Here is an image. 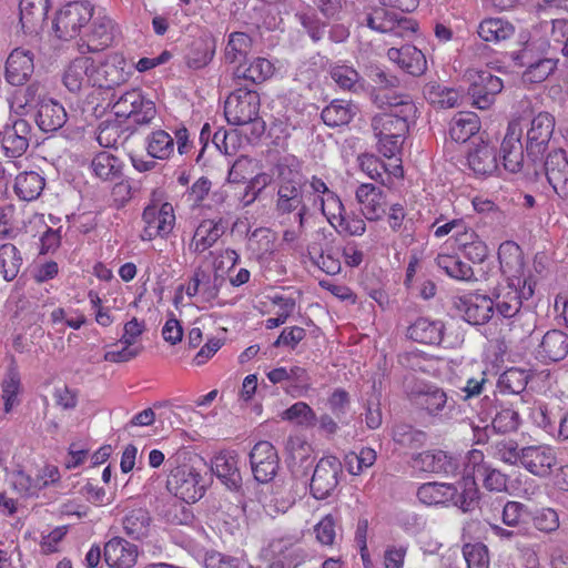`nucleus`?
Here are the masks:
<instances>
[{
  "label": "nucleus",
  "mask_w": 568,
  "mask_h": 568,
  "mask_svg": "<svg viewBox=\"0 0 568 568\" xmlns=\"http://www.w3.org/2000/svg\"><path fill=\"white\" fill-rule=\"evenodd\" d=\"M554 129L555 119L548 112H540L530 121L526 134V151L529 160L536 162L544 155L548 149Z\"/></svg>",
  "instance_id": "nucleus-12"
},
{
  "label": "nucleus",
  "mask_w": 568,
  "mask_h": 568,
  "mask_svg": "<svg viewBox=\"0 0 568 568\" xmlns=\"http://www.w3.org/2000/svg\"><path fill=\"white\" fill-rule=\"evenodd\" d=\"M417 498L428 506H455L464 513L473 510L477 504L467 505L464 503V488L459 481L455 484L429 481L420 485L417 489Z\"/></svg>",
  "instance_id": "nucleus-6"
},
{
  "label": "nucleus",
  "mask_w": 568,
  "mask_h": 568,
  "mask_svg": "<svg viewBox=\"0 0 568 568\" xmlns=\"http://www.w3.org/2000/svg\"><path fill=\"white\" fill-rule=\"evenodd\" d=\"M201 282V300L203 302H212L214 301L223 284L225 283V278L223 275H220L215 272L213 275H210L207 272L199 268Z\"/></svg>",
  "instance_id": "nucleus-58"
},
{
  "label": "nucleus",
  "mask_w": 568,
  "mask_h": 568,
  "mask_svg": "<svg viewBox=\"0 0 568 568\" xmlns=\"http://www.w3.org/2000/svg\"><path fill=\"white\" fill-rule=\"evenodd\" d=\"M442 321L419 317L407 327V337L414 342L426 345H439L444 336Z\"/></svg>",
  "instance_id": "nucleus-32"
},
{
  "label": "nucleus",
  "mask_w": 568,
  "mask_h": 568,
  "mask_svg": "<svg viewBox=\"0 0 568 568\" xmlns=\"http://www.w3.org/2000/svg\"><path fill=\"white\" fill-rule=\"evenodd\" d=\"M513 60L519 67H526L523 73L524 82L540 83L545 81L557 68L558 60L550 58H536L531 45H525L520 51L513 53Z\"/></svg>",
  "instance_id": "nucleus-16"
},
{
  "label": "nucleus",
  "mask_w": 568,
  "mask_h": 568,
  "mask_svg": "<svg viewBox=\"0 0 568 568\" xmlns=\"http://www.w3.org/2000/svg\"><path fill=\"white\" fill-rule=\"evenodd\" d=\"M532 295L534 285L530 281L513 277L506 284L494 288L490 297L496 312L505 318H511L520 311L523 301L529 300Z\"/></svg>",
  "instance_id": "nucleus-4"
},
{
  "label": "nucleus",
  "mask_w": 568,
  "mask_h": 568,
  "mask_svg": "<svg viewBox=\"0 0 568 568\" xmlns=\"http://www.w3.org/2000/svg\"><path fill=\"white\" fill-rule=\"evenodd\" d=\"M33 52L23 48L12 50L6 62V79L12 85H23L34 71Z\"/></svg>",
  "instance_id": "nucleus-27"
},
{
  "label": "nucleus",
  "mask_w": 568,
  "mask_h": 568,
  "mask_svg": "<svg viewBox=\"0 0 568 568\" xmlns=\"http://www.w3.org/2000/svg\"><path fill=\"white\" fill-rule=\"evenodd\" d=\"M148 154L154 159H168L174 151V139L164 130H156L146 138Z\"/></svg>",
  "instance_id": "nucleus-49"
},
{
  "label": "nucleus",
  "mask_w": 568,
  "mask_h": 568,
  "mask_svg": "<svg viewBox=\"0 0 568 568\" xmlns=\"http://www.w3.org/2000/svg\"><path fill=\"white\" fill-rule=\"evenodd\" d=\"M530 511L526 505L515 500H508L501 511V521L506 527L526 531L527 518Z\"/></svg>",
  "instance_id": "nucleus-50"
},
{
  "label": "nucleus",
  "mask_w": 568,
  "mask_h": 568,
  "mask_svg": "<svg viewBox=\"0 0 568 568\" xmlns=\"http://www.w3.org/2000/svg\"><path fill=\"white\" fill-rule=\"evenodd\" d=\"M272 303L276 310L274 312L275 316L267 318L265 322V327L267 329H273L283 325L296 307L295 300L290 296L275 295L272 298Z\"/></svg>",
  "instance_id": "nucleus-56"
},
{
  "label": "nucleus",
  "mask_w": 568,
  "mask_h": 568,
  "mask_svg": "<svg viewBox=\"0 0 568 568\" xmlns=\"http://www.w3.org/2000/svg\"><path fill=\"white\" fill-rule=\"evenodd\" d=\"M260 110V95L254 90L236 89L224 104V114L232 125H246L255 120Z\"/></svg>",
  "instance_id": "nucleus-9"
},
{
  "label": "nucleus",
  "mask_w": 568,
  "mask_h": 568,
  "mask_svg": "<svg viewBox=\"0 0 568 568\" xmlns=\"http://www.w3.org/2000/svg\"><path fill=\"white\" fill-rule=\"evenodd\" d=\"M271 182L272 175L265 172L253 176L245 186V192L241 197L243 206L251 205L258 197L260 193L271 184Z\"/></svg>",
  "instance_id": "nucleus-61"
},
{
  "label": "nucleus",
  "mask_w": 568,
  "mask_h": 568,
  "mask_svg": "<svg viewBox=\"0 0 568 568\" xmlns=\"http://www.w3.org/2000/svg\"><path fill=\"white\" fill-rule=\"evenodd\" d=\"M544 172L548 183L555 193L561 197H568V159L561 149L548 153L544 162Z\"/></svg>",
  "instance_id": "nucleus-23"
},
{
  "label": "nucleus",
  "mask_w": 568,
  "mask_h": 568,
  "mask_svg": "<svg viewBox=\"0 0 568 568\" xmlns=\"http://www.w3.org/2000/svg\"><path fill=\"white\" fill-rule=\"evenodd\" d=\"M356 114V106L348 101L336 99L322 110L323 122L331 128L346 125Z\"/></svg>",
  "instance_id": "nucleus-41"
},
{
  "label": "nucleus",
  "mask_w": 568,
  "mask_h": 568,
  "mask_svg": "<svg viewBox=\"0 0 568 568\" xmlns=\"http://www.w3.org/2000/svg\"><path fill=\"white\" fill-rule=\"evenodd\" d=\"M288 385L286 386L287 393L301 395L310 388V376L305 368L300 366H292L287 369Z\"/></svg>",
  "instance_id": "nucleus-63"
},
{
  "label": "nucleus",
  "mask_w": 568,
  "mask_h": 568,
  "mask_svg": "<svg viewBox=\"0 0 568 568\" xmlns=\"http://www.w3.org/2000/svg\"><path fill=\"white\" fill-rule=\"evenodd\" d=\"M23 260L18 247L11 243L0 245V274L7 282L13 281L22 266Z\"/></svg>",
  "instance_id": "nucleus-45"
},
{
  "label": "nucleus",
  "mask_w": 568,
  "mask_h": 568,
  "mask_svg": "<svg viewBox=\"0 0 568 568\" xmlns=\"http://www.w3.org/2000/svg\"><path fill=\"white\" fill-rule=\"evenodd\" d=\"M152 518L144 508L129 510L122 518V527L126 536L134 540L146 538L151 530Z\"/></svg>",
  "instance_id": "nucleus-38"
},
{
  "label": "nucleus",
  "mask_w": 568,
  "mask_h": 568,
  "mask_svg": "<svg viewBox=\"0 0 568 568\" xmlns=\"http://www.w3.org/2000/svg\"><path fill=\"white\" fill-rule=\"evenodd\" d=\"M568 354V335L560 329H550L541 338L536 356L544 363L559 362Z\"/></svg>",
  "instance_id": "nucleus-30"
},
{
  "label": "nucleus",
  "mask_w": 568,
  "mask_h": 568,
  "mask_svg": "<svg viewBox=\"0 0 568 568\" xmlns=\"http://www.w3.org/2000/svg\"><path fill=\"white\" fill-rule=\"evenodd\" d=\"M112 111L118 118L129 119L139 125L149 124L156 115L154 102L136 89L123 93L113 103Z\"/></svg>",
  "instance_id": "nucleus-8"
},
{
  "label": "nucleus",
  "mask_w": 568,
  "mask_h": 568,
  "mask_svg": "<svg viewBox=\"0 0 568 568\" xmlns=\"http://www.w3.org/2000/svg\"><path fill=\"white\" fill-rule=\"evenodd\" d=\"M355 197L361 205V212L367 221H378L386 212V196L384 191L374 184L363 183L356 192Z\"/></svg>",
  "instance_id": "nucleus-25"
},
{
  "label": "nucleus",
  "mask_w": 568,
  "mask_h": 568,
  "mask_svg": "<svg viewBox=\"0 0 568 568\" xmlns=\"http://www.w3.org/2000/svg\"><path fill=\"white\" fill-rule=\"evenodd\" d=\"M464 77L469 83L468 94L473 99V104L480 110L488 109L504 88L503 80L487 69L469 68Z\"/></svg>",
  "instance_id": "nucleus-7"
},
{
  "label": "nucleus",
  "mask_w": 568,
  "mask_h": 568,
  "mask_svg": "<svg viewBox=\"0 0 568 568\" xmlns=\"http://www.w3.org/2000/svg\"><path fill=\"white\" fill-rule=\"evenodd\" d=\"M436 263L439 268L456 280L469 281L474 277V271L470 265L459 260L454 255H438Z\"/></svg>",
  "instance_id": "nucleus-55"
},
{
  "label": "nucleus",
  "mask_w": 568,
  "mask_h": 568,
  "mask_svg": "<svg viewBox=\"0 0 568 568\" xmlns=\"http://www.w3.org/2000/svg\"><path fill=\"white\" fill-rule=\"evenodd\" d=\"M408 546L405 544L387 545L383 552L384 568H404Z\"/></svg>",
  "instance_id": "nucleus-64"
},
{
  "label": "nucleus",
  "mask_w": 568,
  "mask_h": 568,
  "mask_svg": "<svg viewBox=\"0 0 568 568\" xmlns=\"http://www.w3.org/2000/svg\"><path fill=\"white\" fill-rule=\"evenodd\" d=\"M387 57L405 72L415 77L422 75L427 69L424 53L414 45L390 48L387 51Z\"/></svg>",
  "instance_id": "nucleus-31"
},
{
  "label": "nucleus",
  "mask_w": 568,
  "mask_h": 568,
  "mask_svg": "<svg viewBox=\"0 0 568 568\" xmlns=\"http://www.w3.org/2000/svg\"><path fill=\"white\" fill-rule=\"evenodd\" d=\"M520 424L519 414L511 408L500 409L491 422V427L496 433L507 434L517 430Z\"/></svg>",
  "instance_id": "nucleus-60"
},
{
  "label": "nucleus",
  "mask_w": 568,
  "mask_h": 568,
  "mask_svg": "<svg viewBox=\"0 0 568 568\" xmlns=\"http://www.w3.org/2000/svg\"><path fill=\"white\" fill-rule=\"evenodd\" d=\"M142 220L145 224L141 234L143 241L163 237L172 231L175 223L173 206L170 203L149 205L143 211Z\"/></svg>",
  "instance_id": "nucleus-17"
},
{
  "label": "nucleus",
  "mask_w": 568,
  "mask_h": 568,
  "mask_svg": "<svg viewBox=\"0 0 568 568\" xmlns=\"http://www.w3.org/2000/svg\"><path fill=\"white\" fill-rule=\"evenodd\" d=\"M91 169L102 181H113L122 173V162L108 151L98 153L91 161Z\"/></svg>",
  "instance_id": "nucleus-44"
},
{
  "label": "nucleus",
  "mask_w": 568,
  "mask_h": 568,
  "mask_svg": "<svg viewBox=\"0 0 568 568\" xmlns=\"http://www.w3.org/2000/svg\"><path fill=\"white\" fill-rule=\"evenodd\" d=\"M138 556V546L122 537H113L104 545L103 557L111 568H131L135 565Z\"/></svg>",
  "instance_id": "nucleus-28"
},
{
  "label": "nucleus",
  "mask_w": 568,
  "mask_h": 568,
  "mask_svg": "<svg viewBox=\"0 0 568 568\" xmlns=\"http://www.w3.org/2000/svg\"><path fill=\"white\" fill-rule=\"evenodd\" d=\"M331 77L342 90L356 93L364 89V80L353 67L335 65L331 69Z\"/></svg>",
  "instance_id": "nucleus-48"
},
{
  "label": "nucleus",
  "mask_w": 568,
  "mask_h": 568,
  "mask_svg": "<svg viewBox=\"0 0 568 568\" xmlns=\"http://www.w3.org/2000/svg\"><path fill=\"white\" fill-rule=\"evenodd\" d=\"M503 166L510 173H518L524 166V148L520 141V129L510 123L500 145Z\"/></svg>",
  "instance_id": "nucleus-26"
},
{
  "label": "nucleus",
  "mask_w": 568,
  "mask_h": 568,
  "mask_svg": "<svg viewBox=\"0 0 568 568\" xmlns=\"http://www.w3.org/2000/svg\"><path fill=\"white\" fill-rule=\"evenodd\" d=\"M212 470L230 490H237L241 487L242 477L235 456L219 454L212 460Z\"/></svg>",
  "instance_id": "nucleus-37"
},
{
  "label": "nucleus",
  "mask_w": 568,
  "mask_h": 568,
  "mask_svg": "<svg viewBox=\"0 0 568 568\" xmlns=\"http://www.w3.org/2000/svg\"><path fill=\"white\" fill-rule=\"evenodd\" d=\"M407 398L417 408L440 423L457 420L463 415L462 406L449 398L446 392L437 385L416 381L407 385Z\"/></svg>",
  "instance_id": "nucleus-1"
},
{
  "label": "nucleus",
  "mask_w": 568,
  "mask_h": 568,
  "mask_svg": "<svg viewBox=\"0 0 568 568\" xmlns=\"http://www.w3.org/2000/svg\"><path fill=\"white\" fill-rule=\"evenodd\" d=\"M200 483L201 475L193 467L182 466L171 471L166 486L182 500L195 503L204 493V487Z\"/></svg>",
  "instance_id": "nucleus-13"
},
{
  "label": "nucleus",
  "mask_w": 568,
  "mask_h": 568,
  "mask_svg": "<svg viewBox=\"0 0 568 568\" xmlns=\"http://www.w3.org/2000/svg\"><path fill=\"white\" fill-rule=\"evenodd\" d=\"M93 7L87 1H74L63 6L53 20V31L60 40L69 41L80 34L91 21Z\"/></svg>",
  "instance_id": "nucleus-5"
},
{
  "label": "nucleus",
  "mask_w": 568,
  "mask_h": 568,
  "mask_svg": "<svg viewBox=\"0 0 568 568\" xmlns=\"http://www.w3.org/2000/svg\"><path fill=\"white\" fill-rule=\"evenodd\" d=\"M381 100L382 104L388 105L390 110L373 118L372 128L375 136H406L417 112L412 99L408 95L388 97L384 94Z\"/></svg>",
  "instance_id": "nucleus-2"
},
{
  "label": "nucleus",
  "mask_w": 568,
  "mask_h": 568,
  "mask_svg": "<svg viewBox=\"0 0 568 568\" xmlns=\"http://www.w3.org/2000/svg\"><path fill=\"white\" fill-rule=\"evenodd\" d=\"M205 568H247V564L237 557L211 551L204 558Z\"/></svg>",
  "instance_id": "nucleus-62"
},
{
  "label": "nucleus",
  "mask_w": 568,
  "mask_h": 568,
  "mask_svg": "<svg viewBox=\"0 0 568 568\" xmlns=\"http://www.w3.org/2000/svg\"><path fill=\"white\" fill-rule=\"evenodd\" d=\"M274 73V67L265 58H255L250 63L240 64L234 71L236 80H246L251 83H262Z\"/></svg>",
  "instance_id": "nucleus-40"
},
{
  "label": "nucleus",
  "mask_w": 568,
  "mask_h": 568,
  "mask_svg": "<svg viewBox=\"0 0 568 568\" xmlns=\"http://www.w3.org/2000/svg\"><path fill=\"white\" fill-rule=\"evenodd\" d=\"M19 9L20 23L24 32H37L47 18L49 0H21Z\"/></svg>",
  "instance_id": "nucleus-35"
},
{
  "label": "nucleus",
  "mask_w": 568,
  "mask_h": 568,
  "mask_svg": "<svg viewBox=\"0 0 568 568\" xmlns=\"http://www.w3.org/2000/svg\"><path fill=\"white\" fill-rule=\"evenodd\" d=\"M556 464V453L550 446L538 445L521 448V466L535 476H549Z\"/></svg>",
  "instance_id": "nucleus-21"
},
{
  "label": "nucleus",
  "mask_w": 568,
  "mask_h": 568,
  "mask_svg": "<svg viewBox=\"0 0 568 568\" xmlns=\"http://www.w3.org/2000/svg\"><path fill=\"white\" fill-rule=\"evenodd\" d=\"M307 183L305 176L296 169L280 163L277 165V193L275 211L277 215H287L295 212L305 203L304 187Z\"/></svg>",
  "instance_id": "nucleus-3"
},
{
  "label": "nucleus",
  "mask_w": 568,
  "mask_h": 568,
  "mask_svg": "<svg viewBox=\"0 0 568 568\" xmlns=\"http://www.w3.org/2000/svg\"><path fill=\"white\" fill-rule=\"evenodd\" d=\"M342 473L343 467L338 458L334 456L321 458L311 478V495L318 500L329 497L336 489Z\"/></svg>",
  "instance_id": "nucleus-11"
},
{
  "label": "nucleus",
  "mask_w": 568,
  "mask_h": 568,
  "mask_svg": "<svg viewBox=\"0 0 568 568\" xmlns=\"http://www.w3.org/2000/svg\"><path fill=\"white\" fill-rule=\"evenodd\" d=\"M282 418L304 427H312L316 424L317 417L314 410L304 402H297L285 409Z\"/></svg>",
  "instance_id": "nucleus-57"
},
{
  "label": "nucleus",
  "mask_w": 568,
  "mask_h": 568,
  "mask_svg": "<svg viewBox=\"0 0 568 568\" xmlns=\"http://www.w3.org/2000/svg\"><path fill=\"white\" fill-rule=\"evenodd\" d=\"M252 49V39L244 32H233L229 36L225 47V60L234 63L244 59Z\"/></svg>",
  "instance_id": "nucleus-54"
},
{
  "label": "nucleus",
  "mask_w": 568,
  "mask_h": 568,
  "mask_svg": "<svg viewBox=\"0 0 568 568\" xmlns=\"http://www.w3.org/2000/svg\"><path fill=\"white\" fill-rule=\"evenodd\" d=\"M91 23L84 33V41L90 52H98L112 44L115 24L108 16L92 17Z\"/></svg>",
  "instance_id": "nucleus-29"
},
{
  "label": "nucleus",
  "mask_w": 568,
  "mask_h": 568,
  "mask_svg": "<svg viewBox=\"0 0 568 568\" xmlns=\"http://www.w3.org/2000/svg\"><path fill=\"white\" fill-rule=\"evenodd\" d=\"M376 462V452L373 448L364 447L358 454L351 453L346 457L348 471L352 475H359L365 469L372 467Z\"/></svg>",
  "instance_id": "nucleus-59"
},
{
  "label": "nucleus",
  "mask_w": 568,
  "mask_h": 568,
  "mask_svg": "<svg viewBox=\"0 0 568 568\" xmlns=\"http://www.w3.org/2000/svg\"><path fill=\"white\" fill-rule=\"evenodd\" d=\"M489 465L485 462V455L479 449H470L466 453L463 460V477L459 481L464 488V503L478 504L479 489L476 483V476H483L487 473Z\"/></svg>",
  "instance_id": "nucleus-14"
},
{
  "label": "nucleus",
  "mask_w": 568,
  "mask_h": 568,
  "mask_svg": "<svg viewBox=\"0 0 568 568\" xmlns=\"http://www.w3.org/2000/svg\"><path fill=\"white\" fill-rule=\"evenodd\" d=\"M393 439L405 448L416 449L425 445L427 434L407 424H398L393 428Z\"/></svg>",
  "instance_id": "nucleus-51"
},
{
  "label": "nucleus",
  "mask_w": 568,
  "mask_h": 568,
  "mask_svg": "<svg viewBox=\"0 0 568 568\" xmlns=\"http://www.w3.org/2000/svg\"><path fill=\"white\" fill-rule=\"evenodd\" d=\"M529 375L520 368L505 371L497 381V388L501 394L520 395L527 387Z\"/></svg>",
  "instance_id": "nucleus-47"
},
{
  "label": "nucleus",
  "mask_w": 568,
  "mask_h": 568,
  "mask_svg": "<svg viewBox=\"0 0 568 568\" xmlns=\"http://www.w3.org/2000/svg\"><path fill=\"white\" fill-rule=\"evenodd\" d=\"M20 374L18 367L12 363L6 373L2 382V398L4 400V412L9 413L18 403V394L20 392Z\"/></svg>",
  "instance_id": "nucleus-53"
},
{
  "label": "nucleus",
  "mask_w": 568,
  "mask_h": 568,
  "mask_svg": "<svg viewBox=\"0 0 568 568\" xmlns=\"http://www.w3.org/2000/svg\"><path fill=\"white\" fill-rule=\"evenodd\" d=\"M36 122L43 132H54L67 122L63 105L52 99H43L39 103Z\"/></svg>",
  "instance_id": "nucleus-33"
},
{
  "label": "nucleus",
  "mask_w": 568,
  "mask_h": 568,
  "mask_svg": "<svg viewBox=\"0 0 568 568\" xmlns=\"http://www.w3.org/2000/svg\"><path fill=\"white\" fill-rule=\"evenodd\" d=\"M63 85L74 94L95 87L93 82V60L81 57L72 60L62 77Z\"/></svg>",
  "instance_id": "nucleus-22"
},
{
  "label": "nucleus",
  "mask_w": 568,
  "mask_h": 568,
  "mask_svg": "<svg viewBox=\"0 0 568 568\" xmlns=\"http://www.w3.org/2000/svg\"><path fill=\"white\" fill-rule=\"evenodd\" d=\"M215 52V44L207 39H197L192 42L189 52L185 55V61L189 68L197 70L207 65Z\"/></svg>",
  "instance_id": "nucleus-46"
},
{
  "label": "nucleus",
  "mask_w": 568,
  "mask_h": 568,
  "mask_svg": "<svg viewBox=\"0 0 568 568\" xmlns=\"http://www.w3.org/2000/svg\"><path fill=\"white\" fill-rule=\"evenodd\" d=\"M223 234L224 226L221 220H203L194 232L190 248L194 253H203L212 247Z\"/></svg>",
  "instance_id": "nucleus-36"
},
{
  "label": "nucleus",
  "mask_w": 568,
  "mask_h": 568,
  "mask_svg": "<svg viewBox=\"0 0 568 568\" xmlns=\"http://www.w3.org/2000/svg\"><path fill=\"white\" fill-rule=\"evenodd\" d=\"M32 128L24 119H16L12 123L4 125L0 131V148L8 159H17L22 156L28 148L31 139Z\"/></svg>",
  "instance_id": "nucleus-15"
},
{
  "label": "nucleus",
  "mask_w": 568,
  "mask_h": 568,
  "mask_svg": "<svg viewBox=\"0 0 568 568\" xmlns=\"http://www.w3.org/2000/svg\"><path fill=\"white\" fill-rule=\"evenodd\" d=\"M467 161L469 169L481 176L491 175L499 169L495 146L485 142L469 151Z\"/></svg>",
  "instance_id": "nucleus-34"
},
{
  "label": "nucleus",
  "mask_w": 568,
  "mask_h": 568,
  "mask_svg": "<svg viewBox=\"0 0 568 568\" xmlns=\"http://www.w3.org/2000/svg\"><path fill=\"white\" fill-rule=\"evenodd\" d=\"M45 185L44 179L37 172H23L16 178L14 192L23 201H33L40 196Z\"/></svg>",
  "instance_id": "nucleus-42"
},
{
  "label": "nucleus",
  "mask_w": 568,
  "mask_h": 568,
  "mask_svg": "<svg viewBox=\"0 0 568 568\" xmlns=\"http://www.w3.org/2000/svg\"><path fill=\"white\" fill-rule=\"evenodd\" d=\"M254 478L262 484L271 481L277 474L280 459L275 447L266 440L258 442L250 453Z\"/></svg>",
  "instance_id": "nucleus-18"
},
{
  "label": "nucleus",
  "mask_w": 568,
  "mask_h": 568,
  "mask_svg": "<svg viewBox=\"0 0 568 568\" xmlns=\"http://www.w3.org/2000/svg\"><path fill=\"white\" fill-rule=\"evenodd\" d=\"M477 33L486 42L498 43L510 39L515 33V27L508 20L488 18L479 23Z\"/></svg>",
  "instance_id": "nucleus-39"
},
{
  "label": "nucleus",
  "mask_w": 568,
  "mask_h": 568,
  "mask_svg": "<svg viewBox=\"0 0 568 568\" xmlns=\"http://www.w3.org/2000/svg\"><path fill=\"white\" fill-rule=\"evenodd\" d=\"M424 95L432 104L440 108L456 106L460 97L455 89L442 87L438 83L426 84Z\"/></svg>",
  "instance_id": "nucleus-52"
},
{
  "label": "nucleus",
  "mask_w": 568,
  "mask_h": 568,
  "mask_svg": "<svg viewBox=\"0 0 568 568\" xmlns=\"http://www.w3.org/2000/svg\"><path fill=\"white\" fill-rule=\"evenodd\" d=\"M479 130V119L473 112H460L450 122L449 135L456 142H466Z\"/></svg>",
  "instance_id": "nucleus-43"
},
{
  "label": "nucleus",
  "mask_w": 568,
  "mask_h": 568,
  "mask_svg": "<svg viewBox=\"0 0 568 568\" xmlns=\"http://www.w3.org/2000/svg\"><path fill=\"white\" fill-rule=\"evenodd\" d=\"M365 23L372 30L383 33H394L399 37H403L405 33H413L417 28L416 22L413 20L406 18L397 19L383 8H376L371 13H367Z\"/></svg>",
  "instance_id": "nucleus-24"
},
{
  "label": "nucleus",
  "mask_w": 568,
  "mask_h": 568,
  "mask_svg": "<svg viewBox=\"0 0 568 568\" xmlns=\"http://www.w3.org/2000/svg\"><path fill=\"white\" fill-rule=\"evenodd\" d=\"M414 467L427 473L450 476L459 468L458 459L442 449L418 453L413 458Z\"/></svg>",
  "instance_id": "nucleus-20"
},
{
  "label": "nucleus",
  "mask_w": 568,
  "mask_h": 568,
  "mask_svg": "<svg viewBox=\"0 0 568 568\" xmlns=\"http://www.w3.org/2000/svg\"><path fill=\"white\" fill-rule=\"evenodd\" d=\"M132 74V67L119 52L109 53L98 65L93 63V82L101 89H113L125 83Z\"/></svg>",
  "instance_id": "nucleus-10"
},
{
  "label": "nucleus",
  "mask_w": 568,
  "mask_h": 568,
  "mask_svg": "<svg viewBox=\"0 0 568 568\" xmlns=\"http://www.w3.org/2000/svg\"><path fill=\"white\" fill-rule=\"evenodd\" d=\"M456 307L463 314L464 320L471 325L488 323L495 312L493 297L483 294L462 296L456 302Z\"/></svg>",
  "instance_id": "nucleus-19"
}]
</instances>
